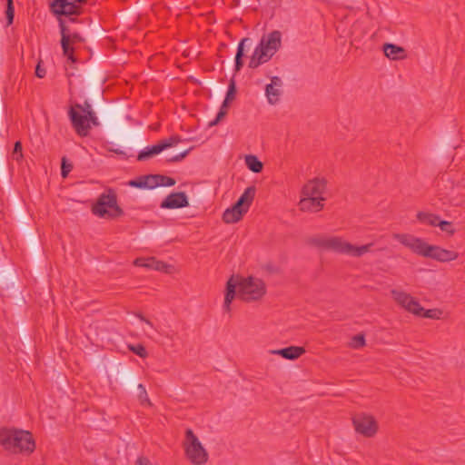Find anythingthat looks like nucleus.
<instances>
[{"mask_svg": "<svg viewBox=\"0 0 465 465\" xmlns=\"http://www.w3.org/2000/svg\"><path fill=\"white\" fill-rule=\"evenodd\" d=\"M238 288V296L241 300L250 302L262 299L266 293V285L259 278L249 276L232 275L226 282L223 310L226 312H231V304L236 295Z\"/></svg>", "mask_w": 465, "mask_h": 465, "instance_id": "obj_1", "label": "nucleus"}, {"mask_svg": "<svg viewBox=\"0 0 465 465\" xmlns=\"http://www.w3.org/2000/svg\"><path fill=\"white\" fill-rule=\"evenodd\" d=\"M393 238L413 252L441 262L454 261L459 256L458 252L454 251L446 250L437 245H430L422 239L411 234L396 233Z\"/></svg>", "mask_w": 465, "mask_h": 465, "instance_id": "obj_2", "label": "nucleus"}, {"mask_svg": "<svg viewBox=\"0 0 465 465\" xmlns=\"http://www.w3.org/2000/svg\"><path fill=\"white\" fill-rule=\"evenodd\" d=\"M0 445L14 454L31 455L35 450V441L29 430L15 428L0 429Z\"/></svg>", "mask_w": 465, "mask_h": 465, "instance_id": "obj_3", "label": "nucleus"}, {"mask_svg": "<svg viewBox=\"0 0 465 465\" xmlns=\"http://www.w3.org/2000/svg\"><path fill=\"white\" fill-rule=\"evenodd\" d=\"M311 243L316 247L331 250L339 253H346L354 257H361L371 251L372 243L355 246L345 242L341 237H315L311 239Z\"/></svg>", "mask_w": 465, "mask_h": 465, "instance_id": "obj_4", "label": "nucleus"}, {"mask_svg": "<svg viewBox=\"0 0 465 465\" xmlns=\"http://www.w3.org/2000/svg\"><path fill=\"white\" fill-rule=\"evenodd\" d=\"M282 34L278 30L271 32L267 36L263 35L256 46L249 62L250 68H256L266 63L281 47Z\"/></svg>", "mask_w": 465, "mask_h": 465, "instance_id": "obj_5", "label": "nucleus"}, {"mask_svg": "<svg viewBox=\"0 0 465 465\" xmlns=\"http://www.w3.org/2000/svg\"><path fill=\"white\" fill-rule=\"evenodd\" d=\"M92 213L100 218L115 219L124 215V210L117 203V195L114 189L108 188L106 193L99 195L92 206Z\"/></svg>", "mask_w": 465, "mask_h": 465, "instance_id": "obj_6", "label": "nucleus"}, {"mask_svg": "<svg viewBox=\"0 0 465 465\" xmlns=\"http://www.w3.org/2000/svg\"><path fill=\"white\" fill-rule=\"evenodd\" d=\"M440 195L446 198L451 205L459 206L465 202V180L442 176L440 180Z\"/></svg>", "mask_w": 465, "mask_h": 465, "instance_id": "obj_7", "label": "nucleus"}, {"mask_svg": "<svg viewBox=\"0 0 465 465\" xmlns=\"http://www.w3.org/2000/svg\"><path fill=\"white\" fill-rule=\"evenodd\" d=\"M186 458L194 465L205 464L208 460V452L200 442L192 429L185 430L183 442Z\"/></svg>", "mask_w": 465, "mask_h": 465, "instance_id": "obj_8", "label": "nucleus"}, {"mask_svg": "<svg viewBox=\"0 0 465 465\" xmlns=\"http://www.w3.org/2000/svg\"><path fill=\"white\" fill-rule=\"evenodd\" d=\"M60 33H61V47L63 54L73 63L76 62L74 54V49L72 45L76 43H84L85 39L77 32L72 33L69 27L65 25L64 21H60Z\"/></svg>", "mask_w": 465, "mask_h": 465, "instance_id": "obj_9", "label": "nucleus"}, {"mask_svg": "<svg viewBox=\"0 0 465 465\" xmlns=\"http://www.w3.org/2000/svg\"><path fill=\"white\" fill-rule=\"evenodd\" d=\"M110 137L127 146L139 148L144 144L143 142V131L141 129H129L124 124L114 128Z\"/></svg>", "mask_w": 465, "mask_h": 465, "instance_id": "obj_10", "label": "nucleus"}, {"mask_svg": "<svg viewBox=\"0 0 465 465\" xmlns=\"http://www.w3.org/2000/svg\"><path fill=\"white\" fill-rule=\"evenodd\" d=\"M85 2H50V11L56 16L58 22L64 21L63 16L69 17L71 22L76 19L73 15H79L82 13V4Z\"/></svg>", "mask_w": 465, "mask_h": 465, "instance_id": "obj_11", "label": "nucleus"}, {"mask_svg": "<svg viewBox=\"0 0 465 465\" xmlns=\"http://www.w3.org/2000/svg\"><path fill=\"white\" fill-rule=\"evenodd\" d=\"M120 380L124 383L125 387L131 391H137V398L142 405L148 404L152 405V402L148 397L145 387L142 383L137 382L136 376L129 369H123L119 372Z\"/></svg>", "mask_w": 465, "mask_h": 465, "instance_id": "obj_12", "label": "nucleus"}, {"mask_svg": "<svg viewBox=\"0 0 465 465\" xmlns=\"http://www.w3.org/2000/svg\"><path fill=\"white\" fill-rule=\"evenodd\" d=\"M98 107L104 110L101 114V119L106 131L109 133V134H112L114 128L120 124H123L121 122V117L124 112V106L123 104L105 106L100 104Z\"/></svg>", "mask_w": 465, "mask_h": 465, "instance_id": "obj_13", "label": "nucleus"}, {"mask_svg": "<svg viewBox=\"0 0 465 465\" xmlns=\"http://www.w3.org/2000/svg\"><path fill=\"white\" fill-rule=\"evenodd\" d=\"M68 114L76 134L80 136H86L91 129L89 121L96 117L95 113L93 110H89L82 114L74 108H70Z\"/></svg>", "mask_w": 465, "mask_h": 465, "instance_id": "obj_14", "label": "nucleus"}, {"mask_svg": "<svg viewBox=\"0 0 465 465\" xmlns=\"http://www.w3.org/2000/svg\"><path fill=\"white\" fill-rule=\"evenodd\" d=\"M68 114L76 134L80 136H86L91 129L89 121L96 117L95 113L93 110H89L82 114L74 108H70Z\"/></svg>", "mask_w": 465, "mask_h": 465, "instance_id": "obj_15", "label": "nucleus"}, {"mask_svg": "<svg viewBox=\"0 0 465 465\" xmlns=\"http://www.w3.org/2000/svg\"><path fill=\"white\" fill-rule=\"evenodd\" d=\"M355 430L364 437L371 438L378 430V424L374 417L365 413H357L352 417Z\"/></svg>", "mask_w": 465, "mask_h": 465, "instance_id": "obj_16", "label": "nucleus"}, {"mask_svg": "<svg viewBox=\"0 0 465 465\" xmlns=\"http://www.w3.org/2000/svg\"><path fill=\"white\" fill-rule=\"evenodd\" d=\"M189 199L184 192H174L168 194L161 203L162 209H179L189 206Z\"/></svg>", "mask_w": 465, "mask_h": 465, "instance_id": "obj_17", "label": "nucleus"}, {"mask_svg": "<svg viewBox=\"0 0 465 465\" xmlns=\"http://www.w3.org/2000/svg\"><path fill=\"white\" fill-rule=\"evenodd\" d=\"M85 77L91 83V86H90L91 94L94 96V98H95L96 100H99L100 91L98 88V84H99V83H101L102 84H105L106 77L102 75L101 71L98 68L97 63L94 64L90 67Z\"/></svg>", "mask_w": 465, "mask_h": 465, "instance_id": "obj_18", "label": "nucleus"}, {"mask_svg": "<svg viewBox=\"0 0 465 465\" xmlns=\"http://www.w3.org/2000/svg\"><path fill=\"white\" fill-rule=\"evenodd\" d=\"M134 265L140 267H145L148 269H153L158 272H163L166 273L172 272L173 265L168 264L163 261L157 260L155 257L149 258H137L134 262Z\"/></svg>", "mask_w": 465, "mask_h": 465, "instance_id": "obj_19", "label": "nucleus"}, {"mask_svg": "<svg viewBox=\"0 0 465 465\" xmlns=\"http://www.w3.org/2000/svg\"><path fill=\"white\" fill-rule=\"evenodd\" d=\"M325 189L326 180L314 178L303 185L302 193L304 196L322 197V194L324 193Z\"/></svg>", "mask_w": 465, "mask_h": 465, "instance_id": "obj_20", "label": "nucleus"}, {"mask_svg": "<svg viewBox=\"0 0 465 465\" xmlns=\"http://www.w3.org/2000/svg\"><path fill=\"white\" fill-rule=\"evenodd\" d=\"M282 86V81L278 76H273L271 79V83L265 86V95L270 104H276L282 94L281 87Z\"/></svg>", "mask_w": 465, "mask_h": 465, "instance_id": "obj_21", "label": "nucleus"}, {"mask_svg": "<svg viewBox=\"0 0 465 465\" xmlns=\"http://www.w3.org/2000/svg\"><path fill=\"white\" fill-rule=\"evenodd\" d=\"M325 198L323 197H310L304 196L299 202V208L302 212H312L316 213L323 209V202Z\"/></svg>", "mask_w": 465, "mask_h": 465, "instance_id": "obj_22", "label": "nucleus"}, {"mask_svg": "<svg viewBox=\"0 0 465 465\" xmlns=\"http://www.w3.org/2000/svg\"><path fill=\"white\" fill-rule=\"evenodd\" d=\"M305 352V349L300 346H289L282 349L272 350L271 354L280 355L287 360H296Z\"/></svg>", "mask_w": 465, "mask_h": 465, "instance_id": "obj_23", "label": "nucleus"}, {"mask_svg": "<svg viewBox=\"0 0 465 465\" xmlns=\"http://www.w3.org/2000/svg\"><path fill=\"white\" fill-rule=\"evenodd\" d=\"M247 212L243 210L240 205L234 203L232 207L226 209L223 214V221L225 223H234L239 222L243 214Z\"/></svg>", "mask_w": 465, "mask_h": 465, "instance_id": "obj_24", "label": "nucleus"}, {"mask_svg": "<svg viewBox=\"0 0 465 465\" xmlns=\"http://www.w3.org/2000/svg\"><path fill=\"white\" fill-rule=\"evenodd\" d=\"M366 35L367 31L365 27L361 24H354L351 30V45L360 48L365 43Z\"/></svg>", "mask_w": 465, "mask_h": 465, "instance_id": "obj_25", "label": "nucleus"}, {"mask_svg": "<svg viewBox=\"0 0 465 465\" xmlns=\"http://www.w3.org/2000/svg\"><path fill=\"white\" fill-rule=\"evenodd\" d=\"M382 48L384 54L391 60H401L406 57L405 49L394 44L386 43Z\"/></svg>", "mask_w": 465, "mask_h": 465, "instance_id": "obj_26", "label": "nucleus"}, {"mask_svg": "<svg viewBox=\"0 0 465 465\" xmlns=\"http://www.w3.org/2000/svg\"><path fill=\"white\" fill-rule=\"evenodd\" d=\"M256 193L255 186H249L245 189L243 193L239 197V199L235 202L238 205H240L243 210L248 212Z\"/></svg>", "mask_w": 465, "mask_h": 465, "instance_id": "obj_27", "label": "nucleus"}, {"mask_svg": "<svg viewBox=\"0 0 465 465\" xmlns=\"http://www.w3.org/2000/svg\"><path fill=\"white\" fill-rule=\"evenodd\" d=\"M248 42H251V39L248 38V37H244L242 38L239 45H238V47H237V51H236V54H235V59H234V71L235 73L239 72L242 67L243 66V56L245 55L244 54V46H245V44L248 43Z\"/></svg>", "mask_w": 465, "mask_h": 465, "instance_id": "obj_28", "label": "nucleus"}, {"mask_svg": "<svg viewBox=\"0 0 465 465\" xmlns=\"http://www.w3.org/2000/svg\"><path fill=\"white\" fill-rule=\"evenodd\" d=\"M163 150V147L160 143V142L156 144H153V145H151V146H147L145 147L143 150L140 151L138 153V155H137V160L138 161H145V160H148L149 158L156 155V154H159L160 153H162Z\"/></svg>", "mask_w": 465, "mask_h": 465, "instance_id": "obj_29", "label": "nucleus"}, {"mask_svg": "<svg viewBox=\"0 0 465 465\" xmlns=\"http://www.w3.org/2000/svg\"><path fill=\"white\" fill-rule=\"evenodd\" d=\"M391 294L392 298L396 301L398 304H400L401 307H403L405 310L410 306V302L412 301L413 297L401 291L397 290H391Z\"/></svg>", "mask_w": 465, "mask_h": 465, "instance_id": "obj_30", "label": "nucleus"}, {"mask_svg": "<svg viewBox=\"0 0 465 465\" xmlns=\"http://www.w3.org/2000/svg\"><path fill=\"white\" fill-rule=\"evenodd\" d=\"M416 217L420 223L430 226H438V223L440 222V217L438 214L425 212H419Z\"/></svg>", "mask_w": 465, "mask_h": 465, "instance_id": "obj_31", "label": "nucleus"}, {"mask_svg": "<svg viewBox=\"0 0 465 465\" xmlns=\"http://www.w3.org/2000/svg\"><path fill=\"white\" fill-rule=\"evenodd\" d=\"M22 229L26 233L30 249L34 254L35 259L37 260L39 255L37 238L35 234H34L33 232L25 226L22 225Z\"/></svg>", "mask_w": 465, "mask_h": 465, "instance_id": "obj_32", "label": "nucleus"}, {"mask_svg": "<svg viewBox=\"0 0 465 465\" xmlns=\"http://www.w3.org/2000/svg\"><path fill=\"white\" fill-rule=\"evenodd\" d=\"M245 164L249 170L255 173H261L263 169V163L258 159L256 155H246Z\"/></svg>", "mask_w": 465, "mask_h": 465, "instance_id": "obj_33", "label": "nucleus"}, {"mask_svg": "<svg viewBox=\"0 0 465 465\" xmlns=\"http://www.w3.org/2000/svg\"><path fill=\"white\" fill-rule=\"evenodd\" d=\"M230 103V101L223 100L215 119L209 123L210 127L217 125L227 115Z\"/></svg>", "mask_w": 465, "mask_h": 465, "instance_id": "obj_34", "label": "nucleus"}, {"mask_svg": "<svg viewBox=\"0 0 465 465\" xmlns=\"http://www.w3.org/2000/svg\"><path fill=\"white\" fill-rule=\"evenodd\" d=\"M182 142V138L181 136L175 134V135H172L166 139H163L160 141V143L163 147V150H166L168 148H171V147H173L175 145H177L179 143Z\"/></svg>", "mask_w": 465, "mask_h": 465, "instance_id": "obj_35", "label": "nucleus"}, {"mask_svg": "<svg viewBox=\"0 0 465 465\" xmlns=\"http://www.w3.org/2000/svg\"><path fill=\"white\" fill-rule=\"evenodd\" d=\"M146 178V175H140L135 179L130 180L128 185L134 188L146 189V186H148Z\"/></svg>", "mask_w": 465, "mask_h": 465, "instance_id": "obj_36", "label": "nucleus"}, {"mask_svg": "<svg viewBox=\"0 0 465 465\" xmlns=\"http://www.w3.org/2000/svg\"><path fill=\"white\" fill-rule=\"evenodd\" d=\"M128 349L130 351L138 355L141 358H146L148 356V352H147L145 347L141 343L129 344Z\"/></svg>", "mask_w": 465, "mask_h": 465, "instance_id": "obj_37", "label": "nucleus"}, {"mask_svg": "<svg viewBox=\"0 0 465 465\" xmlns=\"http://www.w3.org/2000/svg\"><path fill=\"white\" fill-rule=\"evenodd\" d=\"M236 93H237L236 82L234 80V77H232L229 82L228 90H227V93L225 95V100L230 101V102L233 101L235 99Z\"/></svg>", "mask_w": 465, "mask_h": 465, "instance_id": "obj_38", "label": "nucleus"}, {"mask_svg": "<svg viewBox=\"0 0 465 465\" xmlns=\"http://www.w3.org/2000/svg\"><path fill=\"white\" fill-rule=\"evenodd\" d=\"M407 311L415 314L416 316H420L424 312V308L415 298H413L410 302V306L407 308Z\"/></svg>", "mask_w": 465, "mask_h": 465, "instance_id": "obj_39", "label": "nucleus"}, {"mask_svg": "<svg viewBox=\"0 0 465 465\" xmlns=\"http://www.w3.org/2000/svg\"><path fill=\"white\" fill-rule=\"evenodd\" d=\"M73 169V163L68 161L65 156L61 159V175L63 178H66Z\"/></svg>", "mask_w": 465, "mask_h": 465, "instance_id": "obj_40", "label": "nucleus"}, {"mask_svg": "<svg viewBox=\"0 0 465 465\" xmlns=\"http://www.w3.org/2000/svg\"><path fill=\"white\" fill-rule=\"evenodd\" d=\"M350 346L353 349H360L365 346V336L362 333H359L352 337Z\"/></svg>", "mask_w": 465, "mask_h": 465, "instance_id": "obj_41", "label": "nucleus"}, {"mask_svg": "<svg viewBox=\"0 0 465 465\" xmlns=\"http://www.w3.org/2000/svg\"><path fill=\"white\" fill-rule=\"evenodd\" d=\"M6 10H5V17H6V25L9 26L14 22L15 17V6L14 2H6Z\"/></svg>", "mask_w": 465, "mask_h": 465, "instance_id": "obj_42", "label": "nucleus"}, {"mask_svg": "<svg viewBox=\"0 0 465 465\" xmlns=\"http://www.w3.org/2000/svg\"><path fill=\"white\" fill-rule=\"evenodd\" d=\"M438 226L442 232H447L450 235H453L455 233V229L453 227L452 223L448 221H443L440 219V222L438 223Z\"/></svg>", "mask_w": 465, "mask_h": 465, "instance_id": "obj_43", "label": "nucleus"}, {"mask_svg": "<svg viewBox=\"0 0 465 465\" xmlns=\"http://www.w3.org/2000/svg\"><path fill=\"white\" fill-rule=\"evenodd\" d=\"M193 149V147H190L189 149H186L183 152H181L180 153L178 154H175V155H173L171 157H168L166 158V162L167 163H177V162H181L182 160H183L187 155L188 153H190V151Z\"/></svg>", "mask_w": 465, "mask_h": 465, "instance_id": "obj_44", "label": "nucleus"}, {"mask_svg": "<svg viewBox=\"0 0 465 465\" xmlns=\"http://www.w3.org/2000/svg\"><path fill=\"white\" fill-rule=\"evenodd\" d=\"M175 179L163 174H159V186L171 187L175 185Z\"/></svg>", "mask_w": 465, "mask_h": 465, "instance_id": "obj_45", "label": "nucleus"}, {"mask_svg": "<svg viewBox=\"0 0 465 465\" xmlns=\"http://www.w3.org/2000/svg\"><path fill=\"white\" fill-rule=\"evenodd\" d=\"M441 311L438 309L425 310L420 317L428 318V319H440L441 315Z\"/></svg>", "mask_w": 465, "mask_h": 465, "instance_id": "obj_46", "label": "nucleus"}, {"mask_svg": "<svg viewBox=\"0 0 465 465\" xmlns=\"http://www.w3.org/2000/svg\"><path fill=\"white\" fill-rule=\"evenodd\" d=\"M147 183L146 189H154L159 186V174H146Z\"/></svg>", "mask_w": 465, "mask_h": 465, "instance_id": "obj_47", "label": "nucleus"}, {"mask_svg": "<svg viewBox=\"0 0 465 465\" xmlns=\"http://www.w3.org/2000/svg\"><path fill=\"white\" fill-rule=\"evenodd\" d=\"M13 157L16 160V161H19L20 159L23 158V153H22V143L20 141H16L15 143V145H14V149H13Z\"/></svg>", "mask_w": 465, "mask_h": 465, "instance_id": "obj_48", "label": "nucleus"}, {"mask_svg": "<svg viewBox=\"0 0 465 465\" xmlns=\"http://www.w3.org/2000/svg\"><path fill=\"white\" fill-rule=\"evenodd\" d=\"M73 108H74L76 111L80 113H85L89 110H92L91 104L87 101H85L83 105L76 104Z\"/></svg>", "mask_w": 465, "mask_h": 465, "instance_id": "obj_49", "label": "nucleus"}, {"mask_svg": "<svg viewBox=\"0 0 465 465\" xmlns=\"http://www.w3.org/2000/svg\"><path fill=\"white\" fill-rule=\"evenodd\" d=\"M35 75L39 78H44L45 75V69H44L41 65V62H39L37 64H36V67H35Z\"/></svg>", "mask_w": 465, "mask_h": 465, "instance_id": "obj_50", "label": "nucleus"}, {"mask_svg": "<svg viewBox=\"0 0 465 465\" xmlns=\"http://www.w3.org/2000/svg\"><path fill=\"white\" fill-rule=\"evenodd\" d=\"M135 465H152V463L147 457L141 456L137 458Z\"/></svg>", "mask_w": 465, "mask_h": 465, "instance_id": "obj_51", "label": "nucleus"}, {"mask_svg": "<svg viewBox=\"0 0 465 465\" xmlns=\"http://www.w3.org/2000/svg\"><path fill=\"white\" fill-rule=\"evenodd\" d=\"M108 151H109V152H112V153H116V154H118V155L122 156L124 159L128 158L127 153H126L124 151L121 150V149H117V148H108Z\"/></svg>", "mask_w": 465, "mask_h": 465, "instance_id": "obj_52", "label": "nucleus"}, {"mask_svg": "<svg viewBox=\"0 0 465 465\" xmlns=\"http://www.w3.org/2000/svg\"><path fill=\"white\" fill-rule=\"evenodd\" d=\"M137 317L142 321L144 322L146 324L153 326V323L150 320L146 319L142 313H138Z\"/></svg>", "mask_w": 465, "mask_h": 465, "instance_id": "obj_53", "label": "nucleus"}, {"mask_svg": "<svg viewBox=\"0 0 465 465\" xmlns=\"http://www.w3.org/2000/svg\"><path fill=\"white\" fill-rule=\"evenodd\" d=\"M92 124L94 126H98L100 124L98 117L93 118V120L89 121V124Z\"/></svg>", "mask_w": 465, "mask_h": 465, "instance_id": "obj_54", "label": "nucleus"}, {"mask_svg": "<svg viewBox=\"0 0 465 465\" xmlns=\"http://www.w3.org/2000/svg\"><path fill=\"white\" fill-rule=\"evenodd\" d=\"M134 10V8H132L130 9L127 13H125L124 15H123V19H124L126 16H128Z\"/></svg>", "mask_w": 465, "mask_h": 465, "instance_id": "obj_55", "label": "nucleus"}, {"mask_svg": "<svg viewBox=\"0 0 465 465\" xmlns=\"http://www.w3.org/2000/svg\"><path fill=\"white\" fill-rule=\"evenodd\" d=\"M102 35H103V32L99 31V32H97V34H95L94 38H95V39H98V38H100Z\"/></svg>", "mask_w": 465, "mask_h": 465, "instance_id": "obj_56", "label": "nucleus"}, {"mask_svg": "<svg viewBox=\"0 0 465 465\" xmlns=\"http://www.w3.org/2000/svg\"><path fill=\"white\" fill-rule=\"evenodd\" d=\"M5 277H8V278H10V277H9L8 275H6V274H3L1 278L3 279V278H5Z\"/></svg>", "mask_w": 465, "mask_h": 465, "instance_id": "obj_57", "label": "nucleus"}]
</instances>
